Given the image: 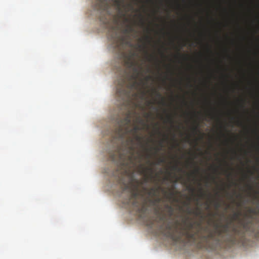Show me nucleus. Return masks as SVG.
I'll return each instance as SVG.
<instances>
[{"mask_svg":"<svg viewBox=\"0 0 259 259\" xmlns=\"http://www.w3.org/2000/svg\"><path fill=\"white\" fill-rule=\"evenodd\" d=\"M188 219L183 220L184 225L178 231V221L175 223L167 222L165 216L160 214L159 219L163 222V225L160 226V229L164 236L175 243L182 242L183 237H185L188 242L196 244L199 248L210 247L212 242L220 244L222 234L228 232V224L215 223L214 229L210 230L207 227H202L200 223L188 222Z\"/></svg>","mask_w":259,"mask_h":259,"instance_id":"obj_1","label":"nucleus"},{"mask_svg":"<svg viewBox=\"0 0 259 259\" xmlns=\"http://www.w3.org/2000/svg\"><path fill=\"white\" fill-rule=\"evenodd\" d=\"M130 67L133 68V74L129 75L125 74L121 77L117 87L116 94L119 99L122 101V108H128L131 100L140 97L143 99L146 95V92L141 88L143 81H138L137 79L141 74V66L137 67V64L131 60V57L126 62Z\"/></svg>","mask_w":259,"mask_h":259,"instance_id":"obj_2","label":"nucleus"},{"mask_svg":"<svg viewBox=\"0 0 259 259\" xmlns=\"http://www.w3.org/2000/svg\"><path fill=\"white\" fill-rule=\"evenodd\" d=\"M134 139L128 137L126 141L125 151H120L119 149L115 154L110 155L111 159L115 161L119 160L123 171L119 179V183L122 185L123 190L130 189V185L135 180L133 167L136 165L137 156L135 155Z\"/></svg>","mask_w":259,"mask_h":259,"instance_id":"obj_3","label":"nucleus"},{"mask_svg":"<svg viewBox=\"0 0 259 259\" xmlns=\"http://www.w3.org/2000/svg\"><path fill=\"white\" fill-rule=\"evenodd\" d=\"M239 224L242 228L234 226L232 228V232L234 234H230L228 236L226 237L224 239V243L234 245L236 244L237 242V236L240 238H243L244 237L246 232H253L254 231V229L252 226L253 222L251 220H240Z\"/></svg>","mask_w":259,"mask_h":259,"instance_id":"obj_4","label":"nucleus"},{"mask_svg":"<svg viewBox=\"0 0 259 259\" xmlns=\"http://www.w3.org/2000/svg\"><path fill=\"white\" fill-rule=\"evenodd\" d=\"M126 115V117L120 121L118 130L119 138L122 141L124 140L126 135H136L141 130V127L137 124L134 125L133 128H130V126L131 124V114Z\"/></svg>","mask_w":259,"mask_h":259,"instance_id":"obj_5","label":"nucleus"},{"mask_svg":"<svg viewBox=\"0 0 259 259\" xmlns=\"http://www.w3.org/2000/svg\"><path fill=\"white\" fill-rule=\"evenodd\" d=\"M109 37L115 48L119 50L123 46L125 37L118 33V28L116 27H112L109 32Z\"/></svg>","mask_w":259,"mask_h":259,"instance_id":"obj_6","label":"nucleus"},{"mask_svg":"<svg viewBox=\"0 0 259 259\" xmlns=\"http://www.w3.org/2000/svg\"><path fill=\"white\" fill-rule=\"evenodd\" d=\"M138 193L137 192H133L130 194V199L128 203H132L134 207L136 208L137 212L140 214V217L142 218L145 214L147 208L145 203L141 204L138 201L137 197Z\"/></svg>","mask_w":259,"mask_h":259,"instance_id":"obj_7","label":"nucleus"},{"mask_svg":"<svg viewBox=\"0 0 259 259\" xmlns=\"http://www.w3.org/2000/svg\"><path fill=\"white\" fill-rule=\"evenodd\" d=\"M146 92V95L147 93H148L150 96L152 97L153 100L154 101H158L161 104H164L165 102V98L162 96L161 94L156 89L153 88L152 89L150 90H148L147 92L145 90H144ZM146 97V96H145ZM145 97H144L143 99H141L140 98V97H138L137 98H133L131 100V103L134 100H137V99H141L143 100L145 99Z\"/></svg>","mask_w":259,"mask_h":259,"instance_id":"obj_8","label":"nucleus"},{"mask_svg":"<svg viewBox=\"0 0 259 259\" xmlns=\"http://www.w3.org/2000/svg\"><path fill=\"white\" fill-rule=\"evenodd\" d=\"M139 172L144 176V182L148 183L149 181L155 182L156 179L153 176V170L151 167H145L142 164L139 166Z\"/></svg>","mask_w":259,"mask_h":259,"instance_id":"obj_9","label":"nucleus"},{"mask_svg":"<svg viewBox=\"0 0 259 259\" xmlns=\"http://www.w3.org/2000/svg\"><path fill=\"white\" fill-rule=\"evenodd\" d=\"M160 190L163 192L166 198L167 199H171L174 196V194L172 192H170L169 194H167V192L162 189L160 186L151 188L148 190L147 193L149 195L152 197L157 196L159 194V192Z\"/></svg>","mask_w":259,"mask_h":259,"instance_id":"obj_10","label":"nucleus"},{"mask_svg":"<svg viewBox=\"0 0 259 259\" xmlns=\"http://www.w3.org/2000/svg\"><path fill=\"white\" fill-rule=\"evenodd\" d=\"M155 197V198L154 199H150V201L153 205L156 206L155 208V212L156 214L157 215L156 221L158 223L161 224V226L163 225V222H160L159 221V216L160 214L163 215V214H162L161 212H160V207L158 206V204L162 201V199L161 198L159 197L158 195H157V196ZM164 215H165L164 214Z\"/></svg>","mask_w":259,"mask_h":259,"instance_id":"obj_11","label":"nucleus"},{"mask_svg":"<svg viewBox=\"0 0 259 259\" xmlns=\"http://www.w3.org/2000/svg\"><path fill=\"white\" fill-rule=\"evenodd\" d=\"M95 9L99 11H107L109 8V0H96Z\"/></svg>","mask_w":259,"mask_h":259,"instance_id":"obj_12","label":"nucleus"},{"mask_svg":"<svg viewBox=\"0 0 259 259\" xmlns=\"http://www.w3.org/2000/svg\"><path fill=\"white\" fill-rule=\"evenodd\" d=\"M241 212L240 211H238V212H234L233 213V214L232 215V221L231 222H230L229 223H226L225 224H228L229 225V230H228V232H227V233H223L222 234V236L221 237V238H222L220 242V244L221 243H224V239H225V237H224V234H227V236H228L229 235H230L229 234V230H230V225H231V224L232 223V222L233 221H235V220H240V219H239V217L241 215Z\"/></svg>","mask_w":259,"mask_h":259,"instance_id":"obj_13","label":"nucleus"},{"mask_svg":"<svg viewBox=\"0 0 259 259\" xmlns=\"http://www.w3.org/2000/svg\"><path fill=\"white\" fill-rule=\"evenodd\" d=\"M162 113H178V112H162ZM179 113H259V112H180Z\"/></svg>","mask_w":259,"mask_h":259,"instance_id":"obj_14","label":"nucleus"},{"mask_svg":"<svg viewBox=\"0 0 259 259\" xmlns=\"http://www.w3.org/2000/svg\"><path fill=\"white\" fill-rule=\"evenodd\" d=\"M160 212H161L162 214H164L166 218V221L167 222H171L172 223H174L171 221L168 220L167 219V217L168 218V219H170V218L174 215V208L172 207L170 209H166V213H164L163 211H160Z\"/></svg>","mask_w":259,"mask_h":259,"instance_id":"obj_15","label":"nucleus"},{"mask_svg":"<svg viewBox=\"0 0 259 259\" xmlns=\"http://www.w3.org/2000/svg\"><path fill=\"white\" fill-rule=\"evenodd\" d=\"M134 136H135V139L138 141L140 144L141 145H142V147L147 151L148 152V153L147 154V157L149 158L151 157V154L149 153V152L151 151V150L149 149H147L145 147V145H143L142 143V138L141 137H140V136H138L137 135V134L136 135H133Z\"/></svg>","mask_w":259,"mask_h":259,"instance_id":"obj_16","label":"nucleus"},{"mask_svg":"<svg viewBox=\"0 0 259 259\" xmlns=\"http://www.w3.org/2000/svg\"><path fill=\"white\" fill-rule=\"evenodd\" d=\"M187 212L188 214H193L196 216L201 215V217H202V211L198 207H197L195 210H192L189 207H188Z\"/></svg>","mask_w":259,"mask_h":259,"instance_id":"obj_17","label":"nucleus"},{"mask_svg":"<svg viewBox=\"0 0 259 259\" xmlns=\"http://www.w3.org/2000/svg\"><path fill=\"white\" fill-rule=\"evenodd\" d=\"M123 0H114V5L120 11L123 5Z\"/></svg>","mask_w":259,"mask_h":259,"instance_id":"obj_18","label":"nucleus"},{"mask_svg":"<svg viewBox=\"0 0 259 259\" xmlns=\"http://www.w3.org/2000/svg\"><path fill=\"white\" fill-rule=\"evenodd\" d=\"M134 30V29L133 26L130 25H127L126 28L123 30V32L124 33H130L133 32Z\"/></svg>","mask_w":259,"mask_h":259,"instance_id":"obj_19","label":"nucleus"},{"mask_svg":"<svg viewBox=\"0 0 259 259\" xmlns=\"http://www.w3.org/2000/svg\"><path fill=\"white\" fill-rule=\"evenodd\" d=\"M248 212L250 214H257V211L256 208H253L251 207H248Z\"/></svg>","mask_w":259,"mask_h":259,"instance_id":"obj_20","label":"nucleus"},{"mask_svg":"<svg viewBox=\"0 0 259 259\" xmlns=\"http://www.w3.org/2000/svg\"><path fill=\"white\" fill-rule=\"evenodd\" d=\"M254 198L257 199V203L258 205L255 207L256 210L257 211V214L259 213V196H255Z\"/></svg>","mask_w":259,"mask_h":259,"instance_id":"obj_21","label":"nucleus"},{"mask_svg":"<svg viewBox=\"0 0 259 259\" xmlns=\"http://www.w3.org/2000/svg\"><path fill=\"white\" fill-rule=\"evenodd\" d=\"M165 159L164 158H158L157 162L156 163L157 164H160L162 163H165Z\"/></svg>","mask_w":259,"mask_h":259,"instance_id":"obj_22","label":"nucleus"},{"mask_svg":"<svg viewBox=\"0 0 259 259\" xmlns=\"http://www.w3.org/2000/svg\"><path fill=\"white\" fill-rule=\"evenodd\" d=\"M164 207L165 210L170 209L171 208L173 207L171 205L167 203L165 204Z\"/></svg>","mask_w":259,"mask_h":259,"instance_id":"obj_23","label":"nucleus"},{"mask_svg":"<svg viewBox=\"0 0 259 259\" xmlns=\"http://www.w3.org/2000/svg\"><path fill=\"white\" fill-rule=\"evenodd\" d=\"M172 169L174 170H178L179 171H181L182 168H180L178 167V164H176L172 166Z\"/></svg>","mask_w":259,"mask_h":259,"instance_id":"obj_24","label":"nucleus"},{"mask_svg":"<svg viewBox=\"0 0 259 259\" xmlns=\"http://www.w3.org/2000/svg\"><path fill=\"white\" fill-rule=\"evenodd\" d=\"M200 197H204L205 196L206 194L202 191V189L201 188L200 189Z\"/></svg>","mask_w":259,"mask_h":259,"instance_id":"obj_25","label":"nucleus"},{"mask_svg":"<svg viewBox=\"0 0 259 259\" xmlns=\"http://www.w3.org/2000/svg\"><path fill=\"white\" fill-rule=\"evenodd\" d=\"M145 40L148 42H150L152 40V38L149 35H147L145 37Z\"/></svg>","mask_w":259,"mask_h":259,"instance_id":"obj_26","label":"nucleus"},{"mask_svg":"<svg viewBox=\"0 0 259 259\" xmlns=\"http://www.w3.org/2000/svg\"><path fill=\"white\" fill-rule=\"evenodd\" d=\"M214 205H215V208L217 209H218L220 207L221 204L219 201H216L214 203Z\"/></svg>","mask_w":259,"mask_h":259,"instance_id":"obj_27","label":"nucleus"},{"mask_svg":"<svg viewBox=\"0 0 259 259\" xmlns=\"http://www.w3.org/2000/svg\"><path fill=\"white\" fill-rule=\"evenodd\" d=\"M160 148H158V147L155 148L156 153L158 152L161 149V148L162 147L161 143H160Z\"/></svg>","mask_w":259,"mask_h":259,"instance_id":"obj_28","label":"nucleus"},{"mask_svg":"<svg viewBox=\"0 0 259 259\" xmlns=\"http://www.w3.org/2000/svg\"><path fill=\"white\" fill-rule=\"evenodd\" d=\"M140 17H142V15H140ZM140 23H141V25L142 26H144V24H145V23H144V20H143V18H141V20H140Z\"/></svg>","mask_w":259,"mask_h":259,"instance_id":"obj_29","label":"nucleus"},{"mask_svg":"<svg viewBox=\"0 0 259 259\" xmlns=\"http://www.w3.org/2000/svg\"><path fill=\"white\" fill-rule=\"evenodd\" d=\"M199 167H197L196 170H195L194 172H193L192 173L193 175H194L195 174H198L199 172Z\"/></svg>","mask_w":259,"mask_h":259,"instance_id":"obj_30","label":"nucleus"},{"mask_svg":"<svg viewBox=\"0 0 259 259\" xmlns=\"http://www.w3.org/2000/svg\"><path fill=\"white\" fill-rule=\"evenodd\" d=\"M152 79V77L150 75H148V76H147L146 77H145V80L146 81H148L150 79Z\"/></svg>","mask_w":259,"mask_h":259,"instance_id":"obj_31","label":"nucleus"},{"mask_svg":"<svg viewBox=\"0 0 259 259\" xmlns=\"http://www.w3.org/2000/svg\"><path fill=\"white\" fill-rule=\"evenodd\" d=\"M189 189L193 193L195 191V189L192 187H189Z\"/></svg>","mask_w":259,"mask_h":259,"instance_id":"obj_32","label":"nucleus"},{"mask_svg":"<svg viewBox=\"0 0 259 259\" xmlns=\"http://www.w3.org/2000/svg\"><path fill=\"white\" fill-rule=\"evenodd\" d=\"M138 47H139V48H140V49H145V48H146V47H145V46H142V45H139L138 46Z\"/></svg>","mask_w":259,"mask_h":259,"instance_id":"obj_33","label":"nucleus"},{"mask_svg":"<svg viewBox=\"0 0 259 259\" xmlns=\"http://www.w3.org/2000/svg\"><path fill=\"white\" fill-rule=\"evenodd\" d=\"M206 204L207 205L206 209H209V204L207 202V203H206Z\"/></svg>","mask_w":259,"mask_h":259,"instance_id":"obj_34","label":"nucleus"},{"mask_svg":"<svg viewBox=\"0 0 259 259\" xmlns=\"http://www.w3.org/2000/svg\"><path fill=\"white\" fill-rule=\"evenodd\" d=\"M194 131L197 132L198 131V128L197 127H195L193 128Z\"/></svg>","mask_w":259,"mask_h":259,"instance_id":"obj_35","label":"nucleus"},{"mask_svg":"<svg viewBox=\"0 0 259 259\" xmlns=\"http://www.w3.org/2000/svg\"><path fill=\"white\" fill-rule=\"evenodd\" d=\"M170 98H171V100L172 101H174L175 100V97H174L173 96H171V97H170Z\"/></svg>","mask_w":259,"mask_h":259,"instance_id":"obj_36","label":"nucleus"},{"mask_svg":"<svg viewBox=\"0 0 259 259\" xmlns=\"http://www.w3.org/2000/svg\"><path fill=\"white\" fill-rule=\"evenodd\" d=\"M245 216H247V217H248V218H251V215H247V214H245Z\"/></svg>","mask_w":259,"mask_h":259,"instance_id":"obj_37","label":"nucleus"},{"mask_svg":"<svg viewBox=\"0 0 259 259\" xmlns=\"http://www.w3.org/2000/svg\"><path fill=\"white\" fill-rule=\"evenodd\" d=\"M248 187H249V189L251 190L252 189V186L249 185Z\"/></svg>","mask_w":259,"mask_h":259,"instance_id":"obj_38","label":"nucleus"},{"mask_svg":"<svg viewBox=\"0 0 259 259\" xmlns=\"http://www.w3.org/2000/svg\"><path fill=\"white\" fill-rule=\"evenodd\" d=\"M136 182L138 183V184H142V183H140L139 181H136Z\"/></svg>","mask_w":259,"mask_h":259,"instance_id":"obj_39","label":"nucleus"},{"mask_svg":"<svg viewBox=\"0 0 259 259\" xmlns=\"http://www.w3.org/2000/svg\"><path fill=\"white\" fill-rule=\"evenodd\" d=\"M209 215H211V216H212V217L214 216V215L213 214H212V213H210Z\"/></svg>","mask_w":259,"mask_h":259,"instance_id":"obj_40","label":"nucleus"},{"mask_svg":"<svg viewBox=\"0 0 259 259\" xmlns=\"http://www.w3.org/2000/svg\"><path fill=\"white\" fill-rule=\"evenodd\" d=\"M161 54H162V55L163 56H164V54H163V52H162V53H161Z\"/></svg>","mask_w":259,"mask_h":259,"instance_id":"obj_41","label":"nucleus"},{"mask_svg":"<svg viewBox=\"0 0 259 259\" xmlns=\"http://www.w3.org/2000/svg\"><path fill=\"white\" fill-rule=\"evenodd\" d=\"M214 171H215V172H216L217 171L216 168L214 169Z\"/></svg>","mask_w":259,"mask_h":259,"instance_id":"obj_42","label":"nucleus"},{"mask_svg":"<svg viewBox=\"0 0 259 259\" xmlns=\"http://www.w3.org/2000/svg\"><path fill=\"white\" fill-rule=\"evenodd\" d=\"M231 176V174H228V176Z\"/></svg>","mask_w":259,"mask_h":259,"instance_id":"obj_43","label":"nucleus"},{"mask_svg":"<svg viewBox=\"0 0 259 259\" xmlns=\"http://www.w3.org/2000/svg\"><path fill=\"white\" fill-rule=\"evenodd\" d=\"M127 113H131L130 112H128ZM134 114H136V112H134Z\"/></svg>","mask_w":259,"mask_h":259,"instance_id":"obj_44","label":"nucleus"},{"mask_svg":"<svg viewBox=\"0 0 259 259\" xmlns=\"http://www.w3.org/2000/svg\"><path fill=\"white\" fill-rule=\"evenodd\" d=\"M196 201L198 202V199H196Z\"/></svg>","mask_w":259,"mask_h":259,"instance_id":"obj_45","label":"nucleus"},{"mask_svg":"<svg viewBox=\"0 0 259 259\" xmlns=\"http://www.w3.org/2000/svg\"><path fill=\"white\" fill-rule=\"evenodd\" d=\"M149 114H151V112H149Z\"/></svg>","mask_w":259,"mask_h":259,"instance_id":"obj_46","label":"nucleus"}]
</instances>
